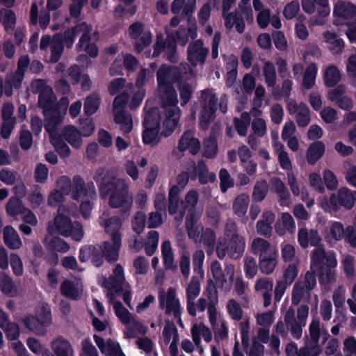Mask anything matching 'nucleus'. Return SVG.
I'll use <instances>...</instances> for the list:
<instances>
[{
	"instance_id": "nucleus-1",
	"label": "nucleus",
	"mask_w": 356,
	"mask_h": 356,
	"mask_svg": "<svg viewBox=\"0 0 356 356\" xmlns=\"http://www.w3.org/2000/svg\"><path fill=\"white\" fill-rule=\"evenodd\" d=\"M337 260L332 253H326L323 248L312 252L311 268L318 273L319 283L330 286L337 280L335 268Z\"/></svg>"
},
{
	"instance_id": "nucleus-2",
	"label": "nucleus",
	"mask_w": 356,
	"mask_h": 356,
	"mask_svg": "<svg viewBox=\"0 0 356 356\" xmlns=\"http://www.w3.org/2000/svg\"><path fill=\"white\" fill-rule=\"evenodd\" d=\"M157 96L161 101L165 115L163 126L170 134L177 126L180 118V109L177 106V91L173 86H161L157 88Z\"/></svg>"
},
{
	"instance_id": "nucleus-3",
	"label": "nucleus",
	"mask_w": 356,
	"mask_h": 356,
	"mask_svg": "<svg viewBox=\"0 0 356 356\" xmlns=\"http://www.w3.org/2000/svg\"><path fill=\"white\" fill-rule=\"evenodd\" d=\"M64 207L60 206L57 214L47 226L51 236L58 234L64 237H71L76 241H81L84 236L83 225L78 221H72L70 218L62 213Z\"/></svg>"
},
{
	"instance_id": "nucleus-4",
	"label": "nucleus",
	"mask_w": 356,
	"mask_h": 356,
	"mask_svg": "<svg viewBox=\"0 0 356 356\" xmlns=\"http://www.w3.org/2000/svg\"><path fill=\"white\" fill-rule=\"evenodd\" d=\"M356 203V191L347 187H341L336 193H332L329 197H323L319 206L325 212L332 213L338 212L341 208L346 210L352 209Z\"/></svg>"
},
{
	"instance_id": "nucleus-5",
	"label": "nucleus",
	"mask_w": 356,
	"mask_h": 356,
	"mask_svg": "<svg viewBox=\"0 0 356 356\" xmlns=\"http://www.w3.org/2000/svg\"><path fill=\"white\" fill-rule=\"evenodd\" d=\"M110 192L108 204L114 209H120L122 213H129L134 202L133 195L129 191V186L124 179H116Z\"/></svg>"
},
{
	"instance_id": "nucleus-6",
	"label": "nucleus",
	"mask_w": 356,
	"mask_h": 356,
	"mask_svg": "<svg viewBox=\"0 0 356 356\" xmlns=\"http://www.w3.org/2000/svg\"><path fill=\"white\" fill-rule=\"evenodd\" d=\"M129 99V95L122 92L115 97L113 103V120L124 135L129 134L134 126L132 115L125 109Z\"/></svg>"
},
{
	"instance_id": "nucleus-7",
	"label": "nucleus",
	"mask_w": 356,
	"mask_h": 356,
	"mask_svg": "<svg viewBox=\"0 0 356 356\" xmlns=\"http://www.w3.org/2000/svg\"><path fill=\"white\" fill-rule=\"evenodd\" d=\"M245 248V239L242 235L226 238L219 237L216 245V255L223 259L227 254L232 259L237 260L242 257Z\"/></svg>"
},
{
	"instance_id": "nucleus-8",
	"label": "nucleus",
	"mask_w": 356,
	"mask_h": 356,
	"mask_svg": "<svg viewBox=\"0 0 356 356\" xmlns=\"http://www.w3.org/2000/svg\"><path fill=\"white\" fill-rule=\"evenodd\" d=\"M309 310V306L307 305H300L297 309L296 314L295 309L292 307L286 310L284 316V323L294 339H300L302 337V329L306 325Z\"/></svg>"
},
{
	"instance_id": "nucleus-9",
	"label": "nucleus",
	"mask_w": 356,
	"mask_h": 356,
	"mask_svg": "<svg viewBox=\"0 0 356 356\" xmlns=\"http://www.w3.org/2000/svg\"><path fill=\"white\" fill-rule=\"evenodd\" d=\"M218 100L212 90L206 89L202 91L200 97L201 111L199 118V124L202 129H208L211 122L214 120Z\"/></svg>"
},
{
	"instance_id": "nucleus-10",
	"label": "nucleus",
	"mask_w": 356,
	"mask_h": 356,
	"mask_svg": "<svg viewBox=\"0 0 356 356\" xmlns=\"http://www.w3.org/2000/svg\"><path fill=\"white\" fill-rule=\"evenodd\" d=\"M212 276L219 287L230 290L235 277V266L230 263L225 264L222 267L219 261H213L211 264Z\"/></svg>"
},
{
	"instance_id": "nucleus-11",
	"label": "nucleus",
	"mask_w": 356,
	"mask_h": 356,
	"mask_svg": "<svg viewBox=\"0 0 356 356\" xmlns=\"http://www.w3.org/2000/svg\"><path fill=\"white\" fill-rule=\"evenodd\" d=\"M254 10L257 13L256 15V22L258 26L264 30L267 29L269 24L275 29H280L282 27V21L278 15H272L270 9L266 8L261 0H252Z\"/></svg>"
},
{
	"instance_id": "nucleus-12",
	"label": "nucleus",
	"mask_w": 356,
	"mask_h": 356,
	"mask_svg": "<svg viewBox=\"0 0 356 356\" xmlns=\"http://www.w3.org/2000/svg\"><path fill=\"white\" fill-rule=\"evenodd\" d=\"M96 196L95 186L92 181L86 183L81 175L74 176L71 192V197L74 200L81 202L85 199L95 200Z\"/></svg>"
},
{
	"instance_id": "nucleus-13",
	"label": "nucleus",
	"mask_w": 356,
	"mask_h": 356,
	"mask_svg": "<svg viewBox=\"0 0 356 356\" xmlns=\"http://www.w3.org/2000/svg\"><path fill=\"white\" fill-rule=\"evenodd\" d=\"M128 33L134 41V47L137 52L143 51L152 42V34L145 29L144 24L141 22H136L131 24Z\"/></svg>"
},
{
	"instance_id": "nucleus-14",
	"label": "nucleus",
	"mask_w": 356,
	"mask_h": 356,
	"mask_svg": "<svg viewBox=\"0 0 356 356\" xmlns=\"http://www.w3.org/2000/svg\"><path fill=\"white\" fill-rule=\"evenodd\" d=\"M92 32V26L86 22H81L76 24L72 29H67L63 35V42L67 48H70L73 43L74 38L77 35H81L79 42L76 46L77 48L83 47L87 40H89V34Z\"/></svg>"
},
{
	"instance_id": "nucleus-15",
	"label": "nucleus",
	"mask_w": 356,
	"mask_h": 356,
	"mask_svg": "<svg viewBox=\"0 0 356 356\" xmlns=\"http://www.w3.org/2000/svg\"><path fill=\"white\" fill-rule=\"evenodd\" d=\"M99 282L105 289L114 290L115 292H121L124 289L129 288V284L125 282L124 269L120 264L116 265L108 278L103 276L99 278Z\"/></svg>"
},
{
	"instance_id": "nucleus-16",
	"label": "nucleus",
	"mask_w": 356,
	"mask_h": 356,
	"mask_svg": "<svg viewBox=\"0 0 356 356\" xmlns=\"http://www.w3.org/2000/svg\"><path fill=\"white\" fill-rule=\"evenodd\" d=\"M159 303L161 308L165 309V313L170 316H178L182 313V308L180 301L177 296L175 289L170 287L165 293L159 296Z\"/></svg>"
},
{
	"instance_id": "nucleus-17",
	"label": "nucleus",
	"mask_w": 356,
	"mask_h": 356,
	"mask_svg": "<svg viewBox=\"0 0 356 356\" xmlns=\"http://www.w3.org/2000/svg\"><path fill=\"white\" fill-rule=\"evenodd\" d=\"M209 49L204 47L202 40L199 39L191 42L187 49V58L189 63L195 67L204 65L206 62Z\"/></svg>"
},
{
	"instance_id": "nucleus-18",
	"label": "nucleus",
	"mask_w": 356,
	"mask_h": 356,
	"mask_svg": "<svg viewBox=\"0 0 356 356\" xmlns=\"http://www.w3.org/2000/svg\"><path fill=\"white\" fill-rule=\"evenodd\" d=\"M286 108L290 115H295L296 122L299 127H305L309 124L310 110L305 103L298 104L295 99H291L287 104Z\"/></svg>"
},
{
	"instance_id": "nucleus-19",
	"label": "nucleus",
	"mask_w": 356,
	"mask_h": 356,
	"mask_svg": "<svg viewBox=\"0 0 356 356\" xmlns=\"http://www.w3.org/2000/svg\"><path fill=\"white\" fill-rule=\"evenodd\" d=\"M162 51L165 52V55L170 62L177 63L178 61L176 42L173 38L168 36L165 40L162 35H157L154 55L158 56Z\"/></svg>"
},
{
	"instance_id": "nucleus-20",
	"label": "nucleus",
	"mask_w": 356,
	"mask_h": 356,
	"mask_svg": "<svg viewBox=\"0 0 356 356\" xmlns=\"http://www.w3.org/2000/svg\"><path fill=\"white\" fill-rule=\"evenodd\" d=\"M99 223L106 233L109 234L111 240H122L120 229L122 226V219L116 216L109 217L107 212H104L99 218Z\"/></svg>"
},
{
	"instance_id": "nucleus-21",
	"label": "nucleus",
	"mask_w": 356,
	"mask_h": 356,
	"mask_svg": "<svg viewBox=\"0 0 356 356\" xmlns=\"http://www.w3.org/2000/svg\"><path fill=\"white\" fill-rule=\"evenodd\" d=\"M255 293L262 298L264 307L268 308L272 302L273 282L267 277H259L254 284Z\"/></svg>"
},
{
	"instance_id": "nucleus-22",
	"label": "nucleus",
	"mask_w": 356,
	"mask_h": 356,
	"mask_svg": "<svg viewBox=\"0 0 356 356\" xmlns=\"http://www.w3.org/2000/svg\"><path fill=\"white\" fill-rule=\"evenodd\" d=\"M242 11L238 10L234 11L222 10V17L224 20V26L227 31H231L234 27L236 31L242 34L245 30V23Z\"/></svg>"
},
{
	"instance_id": "nucleus-23",
	"label": "nucleus",
	"mask_w": 356,
	"mask_h": 356,
	"mask_svg": "<svg viewBox=\"0 0 356 356\" xmlns=\"http://www.w3.org/2000/svg\"><path fill=\"white\" fill-rule=\"evenodd\" d=\"M298 241L302 248H307L309 245L318 247L322 242V238L316 229L302 227L298 232Z\"/></svg>"
},
{
	"instance_id": "nucleus-24",
	"label": "nucleus",
	"mask_w": 356,
	"mask_h": 356,
	"mask_svg": "<svg viewBox=\"0 0 356 356\" xmlns=\"http://www.w3.org/2000/svg\"><path fill=\"white\" fill-rule=\"evenodd\" d=\"M303 11L308 15H313L316 11L319 17H327L330 13L329 0H302Z\"/></svg>"
},
{
	"instance_id": "nucleus-25",
	"label": "nucleus",
	"mask_w": 356,
	"mask_h": 356,
	"mask_svg": "<svg viewBox=\"0 0 356 356\" xmlns=\"http://www.w3.org/2000/svg\"><path fill=\"white\" fill-rule=\"evenodd\" d=\"M205 298L209 302V318L210 323H216V316L218 314L217 305L218 304V291L212 281L204 291Z\"/></svg>"
},
{
	"instance_id": "nucleus-26",
	"label": "nucleus",
	"mask_w": 356,
	"mask_h": 356,
	"mask_svg": "<svg viewBox=\"0 0 356 356\" xmlns=\"http://www.w3.org/2000/svg\"><path fill=\"white\" fill-rule=\"evenodd\" d=\"M196 9V0H173L171 3V12L175 15L186 17L188 22L193 18Z\"/></svg>"
},
{
	"instance_id": "nucleus-27",
	"label": "nucleus",
	"mask_w": 356,
	"mask_h": 356,
	"mask_svg": "<svg viewBox=\"0 0 356 356\" xmlns=\"http://www.w3.org/2000/svg\"><path fill=\"white\" fill-rule=\"evenodd\" d=\"M250 249L253 254L259 256V259L277 253L275 246L260 237H256L252 241Z\"/></svg>"
},
{
	"instance_id": "nucleus-28",
	"label": "nucleus",
	"mask_w": 356,
	"mask_h": 356,
	"mask_svg": "<svg viewBox=\"0 0 356 356\" xmlns=\"http://www.w3.org/2000/svg\"><path fill=\"white\" fill-rule=\"evenodd\" d=\"M178 69L174 67L162 65L157 71L156 78L158 88L161 86H172L175 81H179L177 77Z\"/></svg>"
},
{
	"instance_id": "nucleus-29",
	"label": "nucleus",
	"mask_w": 356,
	"mask_h": 356,
	"mask_svg": "<svg viewBox=\"0 0 356 356\" xmlns=\"http://www.w3.org/2000/svg\"><path fill=\"white\" fill-rule=\"evenodd\" d=\"M44 116V128L50 134L54 133L57 127L62 122L65 112L61 111L58 106H56L43 112Z\"/></svg>"
},
{
	"instance_id": "nucleus-30",
	"label": "nucleus",
	"mask_w": 356,
	"mask_h": 356,
	"mask_svg": "<svg viewBox=\"0 0 356 356\" xmlns=\"http://www.w3.org/2000/svg\"><path fill=\"white\" fill-rule=\"evenodd\" d=\"M200 147V140L195 137L194 133L191 131H185L178 143V149L180 152L188 150L193 155L197 154Z\"/></svg>"
},
{
	"instance_id": "nucleus-31",
	"label": "nucleus",
	"mask_w": 356,
	"mask_h": 356,
	"mask_svg": "<svg viewBox=\"0 0 356 356\" xmlns=\"http://www.w3.org/2000/svg\"><path fill=\"white\" fill-rule=\"evenodd\" d=\"M93 339L102 353L109 356H125L122 352L119 344L112 339H108L105 341L102 337L97 334L93 336Z\"/></svg>"
},
{
	"instance_id": "nucleus-32",
	"label": "nucleus",
	"mask_w": 356,
	"mask_h": 356,
	"mask_svg": "<svg viewBox=\"0 0 356 356\" xmlns=\"http://www.w3.org/2000/svg\"><path fill=\"white\" fill-rule=\"evenodd\" d=\"M275 219L274 213L265 211L262 214V219L257 221L256 224L257 233L264 237L269 238L273 233V223Z\"/></svg>"
},
{
	"instance_id": "nucleus-33",
	"label": "nucleus",
	"mask_w": 356,
	"mask_h": 356,
	"mask_svg": "<svg viewBox=\"0 0 356 356\" xmlns=\"http://www.w3.org/2000/svg\"><path fill=\"white\" fill-rule=\"evenodd\" d=\"M115 174L112 171L106 170L104 168L97 170L94 176V179L99 184L102 196L108 194V186L112 187L115 180Z\"/></svg>"
},
{
	"instance_id": "nucleus-34",
	"label": "nucleus",
	"mask_w": 356,
	"mask_h": 356,
	"mask_svg": "<svg viewBox=\"0 0 356 356\" xmlns=\"http://www.w3.org/2000/svg\"><path fill=\"white\" fill-rule=\"evenodd\" d=\"M4 244L10 250H19L23 246V242L17 230L11 225H6L3 230Z\"/></svg>"
},
{
	"instance_id": "nucleus-35",
	"label": "nucleus",
	"mask_w": 356,
	"mask_h": 356,
	"mask_svg": "<svg viewBox=\"0 0 356 356\" xmlns=\"http://www.w3.org/2000/svg\"><path fill=\"white\" fill-rule=\"evenodd\" d=\"M191 332L193 341L197 346L201 343V338L207 343L210 342L213 338L211 330L204 323L193 324Z\"/></svg>"
},
{
	"instance_id": "nucleus-36",
	"label": "nucleus",
	"mask_w": 356,
	"mask_h": 356,
	"mask_svg": "<svg viewBox=\"0 0 356 356\" xmlns=\"http://www.w3.org/2000/svg\"><path fill=\"white\" fill-rule=\"evenodd\" d=\"M192 167L195 172V175L192 179H195L197 177L201 184L213 183L216 180V174L210 172L207 165L202 161H199L197 165L193 163Z\"/></svg>"
},
{
	"instance_id": "nucleus-37",
	"label": "nucleus",
	"mask_w": 356,
	"mask_h": 356,
	"mask_svg": "<svg viewBox=\"0 0 356 356\" xmlns=\"http://www.w3.org/2000/svg\"><path fill=\"white\" fill-rule=\"evenodd\" d=\"M346 237V229L339 221H332L325 231V238L329 243L341 241Z\"/></svg>"
},
{
	"instance_id": "nucleus-38",
	"label": "nucleus",
	"mask_w": 356,
	"mask_h": 356,
	"mask_svg": "<svg viewBox=\"0 0 356 356\" xmlns=\"http://www.w3.org/2000/svg\"><path fill=\"white\" fill-rule=\"evenodd\" d=\"M112 243L104 241L101 245L102 257L109 262H115L118 259L119 250L121 247L122 240H111Z\"/></svg>"
},
{
	"instance_id": "nucleus-39",
	"label": "nucleus",
	"mask_w": 356,
	"mask_h": 356,
	"mask_svg": "<svg viewBox=\"0 0 356 356\" xmlns=\"http://www.w3.org/2000/svg\"><path fill=\"white\" fill-rule=\"evenodd\" d=\"M79 259L81 262L91 260L96 266H100L103 263L102 257L99 249L93 245H86L80 249Z\"/></svg>"
},
{
	"instance_id": "nucleus-40",
	"label": "nucleus",
	"mask_w": 356,
	"mask_h": 356,
	"mask_svg": "<svg viewBox=\"0 0 356 356\" xmlns=\"http://www.w3.org/2000/svg\"><path fill=\"white\" fill-rule=\"evenodd\" d=\"M272 190L277 193L282 206H289L291 203L290 193L284 183L279 177H273L270 179Z\"/></svg>"
},
{
	"instance_id": "nucleus-41",
	"label": "nucleus",
	"mask_w": 356,
	"mask_h": 356,
	"mask_svg": "<svg viewBox=\"0 0 356 356\" xmlns=\"http://www.w3.org/2000/svg\"><path fill=\"white\" fill-rule=\"evenodd\" d=\"M275 138L273 147L280 167L284 170L291 171L292 163L288 152L285 149L284 145L278 140V136L277 135Z\"/></svg>"
},
{
	"instance_id": "nucleus-42",
	"label": "nucleus",
	"mask_w": 356,
	"mask_h": 356,
	"mask_svg": "<svg viewBox=\"0 0 356 356\" xmlns=\"http://www.w3.org/2000/svg\"><path fill=\"white\" fill-rule=\"evenodd\" d=\"M333 14L343 19L353 18L356 17V6L350 2L338 1L334 6Z\"/></svg>"
},
{
	"instance_id": "nucleus-43",
	"label": "nucleus",
	"mask_w": 356,
	"mask_h": 356,
	"mask_svg": "<svg viewBox=\"0 0 356 356\" xmlns=\"http://www.w3.org/2000/svg\"><path fill=\"white\" fill-rule=\"evenodd\" d=\"M323 42L328 44V48L332 54L338 55L344 48V42L337 33L326 31L323 33Z\"/></svg>"
},
{
	"instance_id": "nucleus-44",
	"label": "nucleus",
	"mask_w": 356,
	"mask_h": 356,
	"mask_svg": "<svg viewBox=\"0 0 356 356\" xmlns=\"http://www.w3.org/2000/svg\"><path fill=\"white\" fill-rule=\"evenodd\" d=\"M325 145L322 141L311 143L306 152V159L309 165H314L325 154Z\"/></svg>"
},
{
	"instance_id": "nucleus-45",
	"label": "nucleus",
	"mask_w": 356,
	"mask_h": 356,
	"mask_svg": "<svg viewBox=\"0 0 356 356\" xmlns=\"http://www.w3.org/2000/svg\"><path fill=\"white\" fill-rule=\"evenodd\" d=\"M311 300V291L303 286V284L297 282L293 285L291 293V303L293 305H299L302 301L309 302Z\"/></svg>"
},
{
	"instance_id": "nucleus-46",
	"label": "nucleus",
	"mask_w": 356,
	"mask_h": 356,
	"mask_svg": "<svg viewBox=\"0 0 356 356\" xmlns=\"http://www.w3.org/2000/svg\"><path fill=\"white\" fill-rule=\"evenodd\" d=\"M63 138L68 142L72 147L80 149L82 146V138L80 131L72 125H67L62 131Z\"/></svg>"
},
{
	"instance_id": "nucleus-47",
	"label": "nucleus",
	"mask_w": 356,
	"mask_h": 356,
	"mask_svg": "<svg viewBox=\"0 0 356 356\" xmlns=\"http://www.w3.org/2000/svg\"><path fill=\"white\" fill-rule=\"evenodd\" d=\"M22 322L25 327L30 332L38 336H44L47 333V329L40 323L35 316L28 314L22 318Z\"/></svg>"
},
{
	"instance_id": "nucleus-48",
	"label": "nucleus",
	"mask_w": 356,
	"mask_h": 356,
	"mask_svg": "<svg viewBox=\"0 0 356 356\" xmlns=\"http://www.w3.org/2000/svg\"><path fill=\"white\" fill-rule=\"evenodd\" d=\"M204 277L200 275L193 276L186 288V304L195 300L200 294L201 291V281Z\"/></svg>"
},
{
	"instance_id": "nucleus-49",
	"label": "nucleus",
	"mask_w": 356,
	"mask_h": 356,
	"mask_svg": "<svg viewBox=\"0 0 356 356\" xmlns=\"http://www.w3.org/2000/svg\"><path fill=\"white\" fill-rule=\"evenodd\" d=\"M51 348L56 356H73L74 350L71 343L63 337H58L51 342Z\"/></svg>"
},
{
	"instance_id": "nucleus-50",
	"label": "nucleus",
	"mask_w": 356,
	"mask_h": 356,
	"mask_svg": "<svg viewBox=\"0 0 356 356\" xmlns=\"http://www.w3.org/2000/svg\"><path fill=\"white\" fill-rule=\"evenodd\" d=\"M318 66L315 63L308 65L304 71L302 86L306 90L312 89L316 83Z\"/></svg>"
},
{
	"instance_id": "nucleus-51",
	"label": "nucleus",
	"mask_w": 356,
	"mask_h": 356,
	"mask_svg": "<svg viewBox=\"0 0 356 356\" xmlns=\"http://www.w3.org/2000/svg\"><path fill=\"white\" fill-rule=\"evenodd\" d=\"M43 243L48 249L59 252H67L70 248V245L59 237L51 238L46 236Z\"/></svg>"
},
{
	"instance_id": "nucleus-52",
	"label": "nucleus",
	"mask_w": 356,
	"mask_h": 356,
	"mask_svg": "<svg viewBox=\"0 0 356 356\" xmlns=\"http://www.w3.org/2000/svg\"><path fill=\"white\" fill-rule=\"evenodd\" d=\"M339 70L336 65L327 66L323 73L324 83L327 87H333L341 81Z\"/></svg>"
},
{
	"instance_id": "nucleus-53",
	"label": "nucleus",
	"mask_w": 356,
	"mask_h": 356,
	"mask_svg": "<svg viewBox=\"0 0 356 356\" xmlns=\"http://www.w3.org/2000/svg\"><path fill=\"white\" fill-rule=\"evenodd\" d=\"M24 75L22 73L15 71L6 75V86L4 91L8 97L13 94V88H19L21 86L22 82L24 79Z\"/></svg>"
},
{
	"instance_id": "nucleus-54",
	"label": "nucleus",
	"mask_w": 356,
	"mask_h": 356,
	"mask_svg": "<svg viewBox=\"0 0 356 356\" xmlns=\"http://www.w3.org/2000/svg\"><path fill=\"white\" fill-rule=\"evenodd\" d=\"M254 90V97L252 100L253 106L250 113L254 117H259L262 114L260 108L263 104V97L266 95V90L261 84L255 87Z\"/></svg>"
},
{
	"instance_id": "nucleus-55",
	"label": "nucleus",
	"mask_w": 356,
	"mask_h": 356,
	"mask_svg": "<svg viewBox=\"0 0 356 356\" xmlns=\"http://www.w3.org/2000/svg\"><path fill=\"white\" fill-rule=\"evenodd\" d=\"M278 253L259 259L260 271L264 275L273 273L277 265Z\"/></svg>"
},
{
	"instance_id": "nucleus-56",
	"label": "nucleus",
	"mask_w": 356,
	"mask_h": 356,
	"mask_svg": "<svg viewBox=\"0 0 356 356\" xmlns=\"http://www.w3.org/2000/svg\"><path fill=\"white\" fill-rule=\"evenodd\" d=\"M38 106L43 110V112L58 106L53 89H48L44 91L43 94L39 95Z\"/></svg>"
},
{
	"instance_id": "nucleus-57",
	"label": "nucleus",
	"mask_w": 356,
	"mask_h": 356,
	"mask_svg": "<svg viewBox=\"0 0 356 356\" xmlns=\"http://www.w3.org/2000/svg\"><path fill=\"white\" fill-rule=\"evenodd\" d=\"M60 291L63 296L73 300L78 299L82 292L78 284L70 280H65L61 284Z\"/></svg>"
},
{
	"instance_id": "nucleus-58",
	"label": "nucleus",
	"mask_w": 356,
	"mask_h": 356,
	"mask_svg": "<svg viewBox=\"0 0 356 356\" xmlns=\"http://www.w3.org/2000/svg\"><path fill=\"white\" fill-rule=\"evenodd\" d=\"M101 103L100 95L97 92L90 94L85 99L83 111L86 115H91L97 111Z\"/></svg>"
},
{
	"instance_id": "nucleus-59",
	"label": "nucleus",
	"mask_w": 356,
	"mask_h": 356,
	"mask_svg": "<svg viewBox=\"0 0 356 356\" xmlns=\"http://www.w3.org/2000/svg\"><path fill=\"white\" fill-rule=\"evenodd\" d=\"M201 241L206 248L208 254L213 252L215 245H217L216 232L211 228H207L203 230L201 235Z\"/></svg>"
},
{
	"instance_id": "nucleus-60",
	"label": "nucleus",
	"mask_w": 356,
	"mask_h": 356,
	"mask_svg": "<svg viewBox=\"0 0 356 356\" xmlns=\"http://www.w3.org/2000/svg\"><path fill=\"white\" fill-rule=\"evenodd\" d=\"M186 305L188 314L193 317L196 316L198 312H204L207 309L209 311V302L204 297L200 298L197 301L192 300Z\"/></svg>"
},
{
	"instance_id": "nucleus-61",
	"label": "nucleus",
	"mask_w": 356,
	"mask_h": 356,
	"mask_svg": "<svg viewBox=\"0 0 356 356\" xmlns=\"http://www.w3.org/2000/svg\"><path fill=\"white\" fill-rule=\"evenodd\" d=\"M161 252L165 268L166 269L175 270L176 268V264H175L174 254L169 241L163 242Z\"/></svg>"
},
{
	"instance_id": "nucleus-62",
	"label": "nucleus",
	"mask_w": 356,
	"mask_h": 356,
	"mask_svg": "<svg viewBox=\"0 0 356 356\" xmlns=\"http://www.w3.org/2000/svg\"><path fill=\"white\" fill-rule=\"evenodd\" d=\"M249 203V195L245 193L240 194L233 202L232 208L234 213L240 217L243 216L247 212Z\"/></svg>"
},
{
	"instance_id": "nucleus-63",
	"label": "nucleus",
	"mask_w": 356,
	"mask_h": 356,
	"mask_svg": "<svg viewBox=\"0 0 356 356\" xmlns=\"http://www.w3.org/2000/svg\"><path fill=\"white\" fill-rule=\"evenodd\" d=\"M160 111L158 108H151L145 114L144 127L159 128L161 122Z\"/></svg>"
},
{
	"instance_id": "nucleus-64",
	"label": "nucleus",
	"mask_w": 356,
	"mask_h": 356,
	"mask_svg": "<svg viewBox=\"0 0 356 356\" xmlns=\"http://www.w3.org/2000/svg\"><path fill=\"white\" fill-rule=\"evenodd\" d=\"M263 75L265 83L269 88H274L277 83L276 69L270 61H266L263 67Z\"/></svg>"
}]
</instances>
